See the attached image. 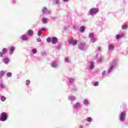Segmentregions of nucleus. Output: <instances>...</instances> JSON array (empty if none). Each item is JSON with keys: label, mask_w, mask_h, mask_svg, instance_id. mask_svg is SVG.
Instances as JSON below:
<instances>
[{"label": "nucleus", "mask_w": 128, "mask_h": 128, "mask_svg": "<svg viewBox=\"0 0 128 128\" xmlns=\"http://www.w3.org/2000/svg\"><path fill=\"white\" fill-rule=\"evenodd\" d=\"M78 48L80 50H86L88 46L86 44V42H81L79 44Z\"/></svg>", "instance_id": "f257e3e1"}, {"label": "nucleus", "mask_w": 128, "mask_h": 128, "mask_svg": "<svg viewBox=\"0 0 128 128\" xmlns=\"http://www.w3.org/2000/svg\"><path fill=\"white\" fill-rule=\"evenodd\" d=\"M98 12V9L97 8H92L89 10V14L90 16H94L95 14H96Z\"/></svg>", "instance_id": "f03ea898"}, {"label": "nucleus", "mask_w": 128, "mask_h": 128, "mask_svg": "<svg viewBox=\"0 0 128 128\" xmlns=\"http://www.w3.org/2000/svg\"><path fill=\"white\" fill-rule=\"evenodd\" d=\"M8 120V114L6 112H3L0 114V120L1 122H6Z\"/></svg>", "instance_id": "7ed1b4c3"}, {"label": "nucleus", "mask_w": 128, "mask_h": 128, "mask_svg": "<svg viewBox=\"0 0 128 128\" xmlns=\"http://www.w3.org/2000/svg\"><path fill=\"white\" fill-rule=\"evenodd\" d=\"M69 44H72V46H76L78 44V40H74V38L70 37L68 40Z\"/></svg>", "instance_id": "20e7f679"}, {"label": "nucleus", "mask_w": 128, "mask_h": 128, "mask_svg": "<svg viewBox=\"0 0 128 128\" xmlns=\"http://www.w3.org/2000/svg\"><path fill=\"white\" fill-rule=\"evenodd\" d=\"M120 122H124L126 120V111L122 112L120 114Z\"/></svg>", "instance_id": "39448f33"}, {"label": "nucleus", "mask_w": 128, "mask_h": 128, "mask_svg": "<svg viewBox=\"0 0 128 128\" xmlns=\"http://www.w3.org/2000/svg\"><path fill=\"white\" fill-rule=\"evenodd\" d=\"M42 13L43 14H50V11L46 7H43L42 9Z\"/></svg>", "instance_id": "423d86ee"}, {"label": "nucleus", "mask_w": 128, "mask_h": 128, "mask_svg": "<svg viewBox=\"0 0 128 128\" xmlns=\"http://www.w3.org/2000/svg\"><path fill=\"white\" fill-rule=\"evenodd\" d=\"M82 102L84 106H90V100L88 98L84 99Z\"/></svg>", "instance_id": "0eeeda50"}, {"label": "nucleus", "mask_w": 128, "mask_h": 128, "mask_svg": "<svg viewBox=\"0 0 128 128\" xmlns=\"http://www.w3.org/2000/svg\"><path fill=\"white\" fill-rule=\"evenodd\" d=\"M68 100H70L71 102H74L76 100V96H68Z\"/></svg>", "instance_id": "6e6552de"}, {"label": "nucleus", "mask_w": 128, "mask_h": 128, "mask_svg": "<svg viewBox=\"0 0 128 128\" xmlns=\"http://www.w3.org/2000/svg\"><path fill=\"white\" fill-rule=\"evenodd\" d=\"M58 40L56 37H53L52 38V44H56V42H58Z\"/></svg>", "instance_id": "1a4fd4ad"}, {"label": "nucleus", "mask_w": 128, "mask_h": 128, "mask_svg": "<svg viewBox=\"0 0 128 128\" xmlns=\"http://www.w3.org/2000/svg\"><path fill=\"white\" fill-rule=\"evenodd\" d=\"M10 62V60L8 58L6 57L4 59H3V62L5 64H8Z\"/></svg>", "instance_id": "9d476101"}, {"label": "nucleus", "mask_w": 128, "mask_h": 128, "mask_svg": "<svg viewBox=\"0 0 128 128\" xmlns=\"http://www.w3.org/2000/svg\"><path fill=\"white\" fill-rule=\"evenodd\" d=\"M15 50H16V47L11 46L9 50L10 54L12 56V54H14V52Z\"/></svg>", "instance_id": "9b49d317"}, {"label": "nucleus", "mask_w": 128, "mask_h": 128, "mask_svg": "<svg viewBox=\"0 0 128 128\" xmlns=\"http://www.w3.org/2000/svg\"><path fill=\"white\" fill-rule=\"evenodd\" d=\"M51 66L54 68H58V65L56 62H53L51 64Z\"/></svg>", "instance_id": "f8f14e48"}, {"label": "nucleus", "mask_w": 128, "mask_h": 128, "mask_svg": "<svg viewBox=\"0 0 128 128\" xmlns=\"http://www.w3.org/2000/svg\"><path fill=\"white\" fill-rule=\"evenodd\" d=\"M27 34L29 36H34V30H29L27 32Z\"/></svg>", "instance_id": "ddd939ff"}, {"label": "nucleus", "mask_w": 128, "mask_h": 128, "mask_svg": "<svg viewBox=\"0 0 128 128\" xmlns=\"http://www.w3.org/2000/svg\"><path fill=\"white\" fill-rule=\"evenodd\" d=\"M28 36L26 35L23 34L21 36V40H28Z\"/></svg>", "instance_id": "4468645a"}, {"label": "nucleus", "mask_w": 128, "mask_h": 128, "mask_svg": "<svg viewBox=\"0 0 128 128\" xmlns=\"http://www.w3.org/2000/svg\"><path fill=\"white\" fill-rule=\"evenodd\" d=\"M111 66H112L113 68H114V66H118V60H114L113 62H112Z\"/></svg>", "instance_id": "2eb2a0df"}, {"label": "nucleus", "mask_w": 128, "mask_h": 128, "mask_svg": "<svg viewBox=\"0 0 128 128\" xmlns=\"http://www.w3.org/2000/svg\"><path fill=\"white\" fill-rule=\"evenodd\" d=\"M94 62H92L90 63V70H94Z\"/></svg>", "instance_id": "dca6fc26"}, {"label": "nucleus", "mask_w": 128, "mask_h": 128, "mask_svg": "<svg viewBox=\"0 0 128 128\" xmlns=\"http://www.w3.org/2000/svg\"><path fill=\"white\" fill-rule=\"evenodd\" d=\"M80 106V102H76L74 106V109L77 110V108Z\"/></svg>", "instance_id": "f3484780"}, {"label": "nucleus", "mask_w": 128, "mask_h": 128, "mask_svg": "<svg viewBox=\"0 0 128 128\" xmlns=\"http://www.w3.org/2000/svg\"><path fill=\"white\" fill-rule=\"evenodd\" d=\"M112 70H114V66H111L109 68L108 70L107 76L108 74H110V72H112Z\"/></svg>", "instance_id": "a211bd4d"}, {"label": "nucleus", "mask_w": 128, "mask_h": 128, "mask_svg": "<svg viewBox=\"0 0 128 128\" xmlns=\"http://www.w3.org/2000/svg\"><path fill=\"white\" fill-rule=\"evenodd\" d=\"M114 44H110L108 46V49L110 50H114Z\"/></svg>", "instance_id": "6ab92c4d"}, {"label": "nucleus", "mask_w": 128, "mask_h": 128, "mask_svg": "<svg viewBox=\"0 0 128 128\" xmlns=\"http://www.w3.org/2000/svg\"><path fill=\"white\" fill-rule=\"evenodd\" d=\"M86 30V27L84 26H82L80 29V32H84Z\"/></svg>", "instance_id": "aec40b11"}, {"label": "nucleus", "mask_w": 128, "mask_h": 128, "mask_svg": "<svg viewBox=\"0 0 128 128\" xmlns=\"http://www.w3.org/2000/svg\"><path fill=\"white\" fill-rule=\"evenodd\" d=\"M42 24H48V18H42Z\"/></svg>", "instance_id": "412c9836"}, {"label": "nucleus", "mask_w": 128, "mask_h": 128, "mask_svg": "<svg viewBox=\"0 0 128 128\" xmlns=\"http://www.w3.org/2000/svg\"><path fill=\"white\" fill-rule=\"evenodd\" d=\"M6 98L4 96H0V100L1 102H6Z\"/></svg>", "instance_id": "4be33fe9"}, {"label": "nucleus", "mask_w": 128, "mask_h": 128, "mask_svg": "<svg viewBox=\"0 0 128 128\" xmlns=\"http://www.w3.org/2000/svg\"><path fill=\"white\" fill-rule=\"evenodd\" d=\"M12 72H8L6 74L7 78H12Z\"/></svg>", "instance_id": "5701e85b"}, {"label": "nucleus", "mask_w": 128, "mask_h": 128, "mask_svg": "<svg viewBox=\"0 0 128 128\" xmlns=\"http://www.w3.org/2000/svg\"><path fill=\"white\" fill-rule=\"evenodd\" d=\"M38 34L39 36H40L42 34V31L40 29H39L38 32Z\"/></svg>", "instance_id": "b1692460"}, {"label": "nucleus", "mask_w": 128, "mask_h": 128, "mask_svg": "<svg viewBox=\"0 0 128 128\" xmlns=\"http://www.w3.org/2000/svg\"><path fill=\"white\" fill-rule=\"evenodd\" d=\"M86 120L88 122H92V118L90 117H88L86 118Z\"/></svg>", "instance_id": "393cba45"}, {"label": "nucleus", "mask_w": 128, "mask_h": 128, "mask_svg": "<svg viewBox=\"0 0 128 128\" xmlns=\"http://www.w3.org/2000/svg\"><path fill=\"white\" fill-rule=\"evenodd\" d=\"M8 52V49L4 48L2 49V54H6Z\"/></svg>", "instance_id": "a878e982"}, {"label": "nucleus", "mask_w": 128, "mask_h": 128, "mask_svg": "<svg viewBox=\"0 0 128 128\" xmlns=\"http://www.w3.org/2000/svg\"><path fill=\"white\" fill-rule=\"evenodd\" d=\"M4 70L0 71V78H2V76H4Z\"/></svg>", "instance_id": "bb28decb"}, {"label": "nucleus", "mask_w": 128, "mask_h": 128, "mask_svg": "<svg viewBox=\"0 0 128 128\" xmlns=\"http://www.w3.org/2000/svg\"><path fill=\"white\" fill-rule=\"evenodd\" d=\"M53 2L54 4H58L60 2V0H54Z\"/></svg>", "instance_id": "cd10ccee"}, {"label": "nucleus", "mask_w": 128, "mask_h": 128, "mask_svg": "<svg viewBox=\"0 0 128 128\" xmlns=\"http://www.w3.org/2000/svg\"><path fill=\"white\" fill-rule=\"evenodd\" d=\"M32 52L34 54H36V52H38V50H36V48H33L32 49Z\"/></svg>", "instance_id": "c85d7f7f"}, {"label": "nucleus", "mask_w": 128, "mask_h": 128, "mask_svg": "<svg viewBox=\"0 0 128 128\" xmlns=\"http://www.w3.org/2000/svg\"><path fill=\"white\" fill-rule=\"evenodd\" d=\"M96 38L94 37L91 38V42H96Z\"/></svg>", "instance_id": "c756f323"}, {"label": "nucleus", "mask_w": 128, "mask_h": 128, "mask_svg": "<svg viewBox=\"0 0 128 128\" xmlns=\"http://www.w3.org/2000/svg\"><path fill=\"white\" fill-rule=\"evenodd\" d=\"M69 82L70 84H72V82H74V78H70L69 79Z\"/></svg>", "instance_id": "7c9ffc66"}, {"label": "nucleus", "mask_w": 128, "mask_h": 128, "mask_svg": "<svg viewBox=\"0 0 128 128\" xmlns=\"http://www.w3.org/2000/svg\"><path fill=\"white\" fill-rule=\"evenodd\" d=\"M46 41L48 42H52V38L50 37H48L46 39Z\"/></svg>", "instance_id": "2f4dec72"}, {"label": "nucleus", "mask_w": 128, "mask_h": 128, "mask_svg": "<svg viewBox=\"0 0 128 128\" xmlns=\"http://www.w3.org/2000/svg\"><path fill=\"white\" fill-rule=\"evenodd\" d=\"M26 86H29L30 84V80H26Z\"/></svg>", "instance_id": "473e14b6"}, {"label": "nucleus", "mask_w": 128, "mask_h": 128, "mask_svg": "<svg viewBox=\"0 0 128 128\" xmlns=\"http://www.w3.org/2000/svg\"><path fill=\"white\" fill-rule=\"evenodd\" d=\"M94 86H98V82H96L94 83Z\"/></svg>", "instance_id": "72a5a7b5"}, {"label": "nucleus", "mask_w": 128, "mask_h": 128, "mask_svg": "<svg viewBox=\"0 0 128 128\" xmlns=\"http://www.w3.org/2000/svg\"><path fill=\"white\" fill-rule=\"evenodd\" d=\"M127 28H128V25H124L122 26V30H126Z\"/></svg>", "instance_id": "f704fd0d"}, {"label": "nucleus", "mask_w": 128, "mask_h": 128, "mask_svg": "<svg viewBox=\"0 0 128 128\" xmlns=\"http://www.w3.org/2000/svg\"><path fill=\"white\" fill-rule=\"evenodd\" d=\"M94 34L93 33H90L89 34V38H94Z\"/></svg>", "instance_id": "c9c22d12"}, {"label": "nucleus", "mask_w": 128, "mask_h": 128, "mask_svg": "<svg viewBox=\"0 0 128 128\" xmlns=\"http://www.w3.org/2000/svg\"><path fill=\"white\" fill-rule=\"evenodd\" d=\"M0 88H4V84L2 83H1L0 84Z\"/></svg>", "instance_id": "e433bc0d"}, {"label": "nucleus", "mask_w": 128, "mask_h": 128, "mask_svg": "<svg viewBox=\"0 0 128 128\" xmlns=\"http://www.w3.org/2000/svg\"><path fill=\"white\" fill-rule=\"evenodd\" d=\"M122 38V36H120V34H117L116 36V40H118L119 38Z\"/></svg>", "instance_id": "4c0bfd02"}, {"label": "nucleus", "mask_w": 128, "mask_h": 128, "mask_svg": "<svg viewBox=\"0 0 128 128\" xmlns=\"http://www.w3.org/2000/svg\"><path fill=\"white\" fill-rule=\"evenodd\" d=\"M37 42H42V39L40 38H38L36 39Z\"/></svg>", "instance_id": "58836bf2"}, {"label": "nucleus", "mask_w": 128, "mask_h": 128, "mask_svg": "<svg viewBox=\"0 0 128 128\" xmlns=\"http://www.w3.org/2000/svg\"><path fill=\"white\" fill-rule=\"evenodd\" d=\"M65 62H70V59L68 58H66Z\"/></svg>", "instance_id": "ea45409f"}, {"label": "nucleus", "mask_w": 128, "mask_h": 128, "mask_svg": "<svg viewBox=\"0 0 128 128\" xmlns=\"http://www.w3.org/2000/svg\"><path fill=\"white\" fill-rule=\"evenodd\" d=\"M103 60H104V58L102 57H100L99 59V61L100 62H102Z\"/></svg>", "instance_id": "a19ab883"}, {"label": "nucleus", "mask_w": 128, "mask_h": 128, "mask_svg": "<svg viewBox=\"0 0 128 128\" xmlns=\"http://www.w3.org/2000/svg\"><path fill=\"white\" fill-rule=\"evenodd\" d=\"M4 56V53L2 52H0V58H2Z\"/></svg>", "instance_id": "79ce46f5"}, {"label": "nucleus", "mask_w": 128, "mask_h": 128, "mask_svg": "<svg viewBox=\"0 0 128 128\" xmlns=\"http://www.w3.org/2000/svg\"><path fill=\"white\" fill-rule=\"evenodd\" d=\"M16 0H12L11 2V4H16Z\"/></svg>", "instance_id": "37998d69"}, {"label": "nucleus", "mask_w": 128, "mask_h": 128, "mask_svg": "<svg viewBox=\"0 0 128 128\" xmlns=\"http://www.w3.org/2000/svg\"><path fill=\"white\" fill-rule=\"evenodd\" d=\"M40 30H42H42L44 31L46 30V28H40Z\"/></svg>", "instance_id": "c03bdc74"}, {"label": "nucleus", "mask_w": 128, "mask_h": 128, "mask_svg": "<svg viewBox=\"0 0 128 128\" xmlns=\"http://www.w3.org/2000/svg\"><path fill=\"white\" fill-rule=\"evenodd\" d=\"M104 74H106V70H104L102 74V76H104Z\"/></svg>", "instance_id": "a18cd8bd"}, {"label": "nucleus", "mask_w": 128, "mask_h": 128, "mask_svg": "<svg viewBox=\"0 0 128 128\" xmlns=\"http://www.w3.org/2000/svg\"><path fill=\"white\" fill-rule=\"evenodd\" d=\"M42 56H46V52H42Z\"/></svg>", "instance_id": "49530a36"}, {"label": "nucleus", "mask_w": 128, "mask_h": 128, "mask_svg": "<svg viewBox=\"0 0 128 128\" xmlns=\"http://www.w3.org/2000/svg\"><path fill=\"white\" fill-rule=\"evenodd\" d=\"M58 50H60V45H58Z\"/></svg>", "instance_id": "de8ad7c7"}, {"label": "nucleus", "mask_w": 128, "mask_h": 128, "mask_svg": "<svg viewBox=\"0 0 128 128\" xmlns=\"http://www.w3.org/2000/svg\"><path fill=\"white\" fill-rule=\"evenodd\" d=\"M79 128H84V126H82V125H80V126H79Z\"/></svg>", "instance_id": "09e8293b"}, {"label": "nucleus", "mask_w": 128, "mask_h": 128, "mask_svg": "<svg viewBox=\"0 0 128 128\" xmlns=\"http://www.w3.org/2000/svg\"><path fill=\"white\" fill-rule=\"evenodd\" d=\"M63 2H68V0H62Z\"/></svg>", "instance_id": "8fccbe9b"}, {"label": "nucleus", "mask_w": 128, "mask_h": 128, "mask_svg": "<svg viewBox=\"0 0 128 128\" xmlns=\"http://www.w3.org/2000/svg\"><path fill=\"white\" fill-rule=\"evenodd\" d=\"M102 50V48L98 47V50Z\"/></svg>", "instance_id": "3c124183"}, {"label": "nucleus", "mask_w": 128, "mask_h": 128, "mask_svg": "<svg viewBox=\"0 0 128 128\" xmlns=\"http://www.w3.org/2000/svg\"><path fill=\"white\" fill-rule=\"evenodd\" d=\"M64 30H66V27H64Z\"/></svg>", "instance_id": "603ef678"}, {"label": "nucleus", "mask_w": 128, "mask_h": 128, "mask_svg": "<svg viewBox=\"0 0 128 128\" xmlns=\"http://www.w3.org/2000/svg\"><path fill=\"white\" fill-rule=\"evenodd\" d=\"M96 56H98V55L97 54Z\"/></svg>", "instance_id": "864d4df0"}]
</instances>
